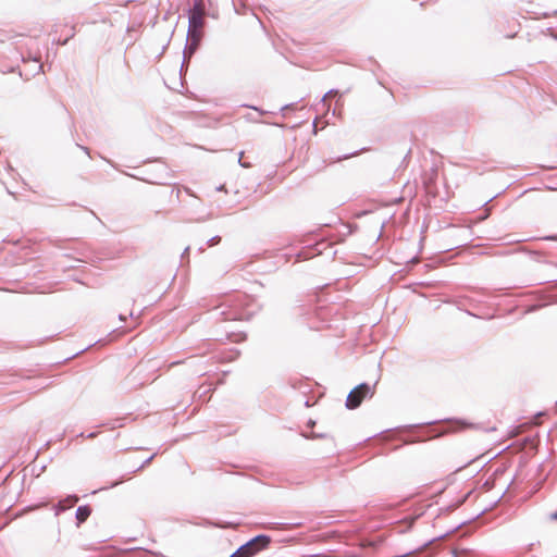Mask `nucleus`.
<instances>
[{"instance_id": "nucleus-1", "label": "nucleus", "mask_w": 557, "mask_h": 557, "mask_svg": "<svg viewBox=\"0 0 557 557\" xmlns=\"http://www.w3.org/2000/svg\"><path fill=\"white\" fill-rule=\"evenodd\" d=\"M205 12L201 7H195L189 15L188 41L189 49L196 50L203 36Z\"/></svg>"}, {"instance_id": "nucleus-2", "label": "nucleus", "mask_w": 557, "mask_h": 557, "mask_svg": "<svg viewBox=\"0 0 557 557\" xmlns=\"http://www.w3.org/2000/svg\"><path fill=\"white\" fill-rule=\"evenodd\" d=\"M270 537L267 535H258L242 545L230 557H252L260 550L264 549L270 544Z\"/></svg>"}, {"instance_id": "nucleus-3", "label": "nucleus", "mask_w": 557, "mask_h": 557, "mask_svg": "<svg viewBox=\"0 0 557 557\" xmlns=\"http://www.w3.org/2000/svg\"><path fill=\"white\" fill-rule=\"evenodd\" d=\"M374 394V387L367 383H361L356 386L347 396L346 406L349 409L358 408L362 400Z\"/></svg>"}, {"instance_id": "nucleus-4", "label": "nucleus", "mask_w": 557, "mask_h": 557, "mask_svg": "<svg viewBox=\"0 0 557 557\" xmlns=\"http://www.w3.org/2000/svg\"><path fill=\"white\" fill-rule=\"evenodd\" d=\"M91 513V510L88 506H81L77 508V511H76V519L78 521V523H83L85 522L88 517L90 516Z\"/></svg>"}, {"instance_id": "nucleus-5", "label": "nucleus", "mask_w": 557, "mask_h": 557, "mask_svg": "<svg viewBox=\"0 0 557 557\" xmlns=\"http://www.w3.org/2000/svg\"><path fill=\"white\" fill-rule=\"evenodd\" d=\"M77 500H78V498H77L76 496L69 497V498H66L65 500L60 502V508H61V509L70 508V507H72V506H73Z\"/></svg>"}, {"instance_id": "nucleus-6", "label": "nucleus", "mask_w": 557, "mask_h": 557, "mask_svg": "<svg viewBox=\"0 0 557 557\" xmlns=\"http://www.w3.org/2000/svg\"><path fill=\"white\" fill-rule=\"evenodd\" d=\"M370 546H374V543H373V542H370V541H362V542L360 543V547H361V548L370 547Z\"/></svg>"}, {"instance_id": "nucleus-7", "label": "nucleus", "mask_w": 557, "mask_h": 557, "mask_svg": "<svg viewBox=\"0 0 557 557\" xmlns=\"http://www.w3.org/2000/svg\"><path fill=\"white\" fill-rule=\"evenodd\" d=\"M553 518H554V519H557V513H554V515H553Z\"/></svg>"}]
</instances>
